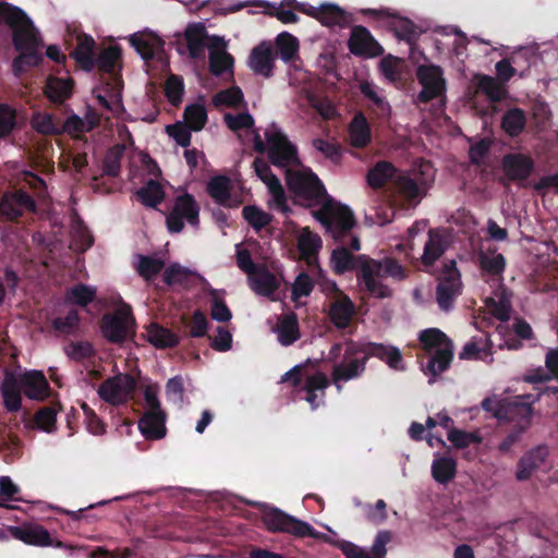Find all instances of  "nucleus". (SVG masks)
<instances>
[{"label":"nucleus","mask_w":558,"mask_h":558,"mask_svg":"<svg viewBox=\"0 0 558 558\" xmlns=\"http://www.w3.org/2000/svg\"><path fill=\"white\" fill-rule=\"evenodd\" d=\"M250 287L252 290L263 296L272 295L279 288V281L276 276L267 268L262 267L248 277Z\"/></svg>","instance_id":"7c9ffc66"},{"label":"nucleus","mask_w":558,"mask_h":558,"mask_svg":"<svg viewBox=\"0 0 558 558\" xmlns=\"http://www.w3.org/2000/svg\"><path fill=\"white\" fill-rule=\"evenodd\" d=\"M492 355L490 347L481 348L476 342L470 341L464 344L462 351L459 353L461 360H482L485 361Z\"/></svg>","instance_id":"774afa93"},{"label":"nucleus","mask_w":558,"mask_h":558,"mask_svg":"<svg viewBox=\"0 0 558 558\" xmlns=\"http://www.w3.org/2000/svg\"><path fill=\"white\" fill-rule=\"evenodd\" d=\"M286 181L289 191L296 202L304 207H315L328 197L327 191L319 178L311 170H286Z\"/></svg>","instance_id":"20e7f679"},{"label":"nucleus","mask_w":558,"mask_h":558,"mask_svg":"<svg viewBox=\"0 0 558 558\" xmlns=\"http://www.w3.org/2000/svg\"><path fill=\"white\" fill-rule=\"evenodd\" d=\"M275 59L271 45L263 41L252 49L248 65L255 74L269 78L274 75Z\"/></svg>","instance_id":"b1692460"},{"label":"nucleus","mask_w":558,"mask_h":558,"mask_svg":"<svg viewBox=\"0 0 558 558\" xmlns=\"http://www.w3.org/2000/svg\"><path fill=\"white\" fill-rule=\"evenodd\" d=\"M147 335L148 341L157 349L174 348L179 344L177 333L156 323L149 325Z\"/></svg>","instance_id":"e433bc0d"},{"label":"nucleus","mask_w":558,"mask_h":558,"mask_svg":"<svg viewBox=\"0 0 558 558\" xmlns=\"http://www.w3.org/2000/svg\"><path fill=\"white\" fill-rule=\"evenodd\" d=\"M233 63V57L225 50H213L209 52V71L215 76L231 72Z\"/></svg>","instance_id":"8fccbe9b"},{"label":"nucleus","mask_w":558,"mask_h":558,"mask_svg":"<svg viewBox=\"0 0 558 558\" xmlns=\"http://www.w3.org/2000/svg\"><path fill=\"white\" fill-rule=\"evenodd\" d=\"M532 414V404L525 402L523 397L518 396L512 399H501V404L495 414V418L502 422H514L517 423L515 428L526 425L527 429L531 425Z\"/></svg>","instance_id":"2eb2a0df"},{"label":"nucleus","mask_w":558,"mask_h":558,"mask_svg":"<svg viewBox=\"0 0 558 558\" xmlns=\"http://www.w3.org/2000/svg\"><path fill=\"white\" fill-rule=\"evenodd\" d=\"M333 289L337 292V299L329 304L327 315L332 325L342 330L349 327L355 315V305L344 292L338 289L336 283H333Z\"/></svg>","instance_id":"412c9836"},{"label":"nucleus","mask_w":558,"mask_h":558,"mask_svg":"<svg viewBox=\"0 0 558 558\" xmlns=\"http://www.w3.org/2000/svg\"><path fill=\"white\" fill-rule=\"evenodd\" d=\"M244 220L255 230L260 231L272 221V215L255 205H246L242 209Z\"/></svg>","instance_id":"09e8293b"},{"label":"nucleus","mask_w":558,"mask_h":558,"mask_svg":"<svg viewBox=\"0 0 558 558\" xmlns=\"http://www.w3.org/2000/svg\"><path fill=\"white\" fill-rule=\"evenodd\" d=\"M137 383L130 374H119L105 379L99 388L98 396L109 404H125L132 398Z\"/></svg>","instance_id":"9b49d317"},{"label":"nucleus","mask_w":558,"mask_h":558,"mask_svg":"<svg viewBox=\"0 0 558 558\" xmlns=\"http://www.w3.org/2000/svg\"><path fill=\"white\" fill-rule=\"evenodd\" d=\"M21 386L19 378L11 372H7L1 385L3 403L9 412H17L22 407Z\"/></svg>","instance_id":"c756f323"},{"label":"nucleus","mask_w":558,"mask_h":558,"mask_svg":"<svg viewBox=\"0 0 558 558\" xmlns=\"http://www.w3.org/2000/svg\"><path fill=\"white\" fill-rule=\"evenodd\" d=\"M135 319L130 306H123L113 313H107L100 320L104 338L110 343H123L134 333Z\"/></svg>","instance_id":"1a4fd4ad"},{"label":"nucleus","mask_w":558,"mask_h":558,"mask_svg":"<svg viewBox=\"0 0 558 558\" xmlns=\"http://www.w3.org/2000/svg\"><path fill=\"white\" fill-rule=\"evenodd\" d=\"M348 47L354 56L365 58L378 57L384 52L383 47L373 37L371 32L362 25H356L352 28Z\"/></svg>","instance_id":"f3484780"},{"label":"nucleus","mask_w":558,"mask_h":558,"mask_svg":"<svg viewBox=\"0 0 558 558\" xmlns=\"http://www.w3.org/2000/svg\"><path fill=\"white\" fill-rule=\"evenodd\" d=\"M277 54L286 63L292 62L299 52V40L290 33H280L276 38Z\"/></svg>","instance_id":"79ce46f5"},{"label":"nucleus","mask_w":558,"mask_h":558,"mask_svg":"<svg viewBox=\"0 0 558 558\" xmlns=\"http://www.w3.org/2000/svg\"><path fill=\"white\" fill-rule=\"evenodd\" d=\"M213 101L215 106L236 108L244 101V95L240 87L233 86L217 93Z\"/></svg>","instance_id":"6e6d98bb"},{"label":"nucleus","mask_w":558,"mask_h":558,"mask_svg":"<svg viewBox=\"0 0 558 558\" xmlns=\"http://www.w3.org/2000/svg\"><path fill=\"white\" fill-rule=\"evenodd\" d=\"M184 93L183 80L178 75H170L165 84V95L173 105L178 106L182 101Z\"/></svg>","instance_id":"e2e57ef3"},{"label":"nucleus","mask_w":558,"mask_h":558,"mask_svg":"<svg viewBox=\"0 0 558 558\" xmlns=\"http://www.w3.org/2000/svg\"><path fill=\"white\" fill-rule=\"evenodd\" d=\"M135 196L144 206L156 208L163 201L165 191L159 182L149 179L144 186L135 192Z\"/></svg>","instance_id":"4c0bfd02"},{"label":"nucleus","mask_w":558,"mask_h":558,"mask_svg":"<svg viewBox=\"0 0 558 558\" xmlns=\"http://www.w3.org/2000/svg\"><path fill=\"white\" fill-rule=\"evenodd\" d=\"M183 324L187 329V335L192 338H202L208 329V320L201 310H196L190 319L183 317Z\"/></svg>","instance_id":"5fc2aeb1"},{"label":"nucleus","mask_w":558,"mask_h":558,"mask_svg":"<svg viewBox=\"0 0 558 558\" xmlns=\"http://www.w3.org/2000/svg\"><path fill=\"white\" fill-rule=\"evenodd\" d=\"M96 126L97 122H85V120L77 114H72L64 121L62 130L70 135H75L84 132H90Z\"/></svg>","instance_id":"69168bd1"},{"label":"nucleus","mask_w":558,"mask_h":558,"mask_svg":"<svg viewBox=\"0 0 558 558\" xmlns=\"http://www.w3.org/2000/svg\"><path fill=\"white\" fill-rule=\"evenodd\" d=\"M163 267V260L150 256L141 255L137 266V272L145 280H151L162 270Z\"/></svg>","instance_id":"13d9d810"},{"label":"nucleus","mask_w":558,"mask_h":558,"mask_svg":"<svg viewBox=\"0 0 558 558\" xmlns=\"http://www.w3.org/2000/svg\"><path fill=\"white\" fill-rule=\"evenodd\" d=\"M397 172L396 167L386 160L378 161L367 172V183L371 187L381 189L388 181L393 180Z\"/></svg>","instance_id":"58836bf2"},{"label":"nucleus","mask_w":558,"mask_h":558,"mask_svg":"<svg viewBox=\"0 0 558 558\" xmlns=\"http://www.w3.org/2000/svg\"><path fill=\"white\" fill-rule=\"evenodd\" d=\"M349 136L351 145L355 148H364L371 142V126L366 117L359 112L349 124Z\"/></svg>","instance_id":"2f4dec72"},{"label":"nucleus","mask_w":558,"mask_h":558,"mask_svg":"<svg viewBox=\"0 0 558 558\" xmlns=\"http://www.w3.org/2000/svg\"><path fill=\"white\" fill-rule=\"evenodd\" d=\"M428 163L421 165L418 169L403 172L393 179L397 193L410 205H417L425 197L433 177L426 173Z\"/></svg>","instance_id":"0eeeda50"},{"label":"nucleus","mask_w":558,"mask_h":558,"mask_svg":"<svg viewBox=\"0 0 558 558\" xmlns=\"http://www.w3.org/2000/svg\"><path fill=\"white\" fill-rule=\"evenodd\" d=\"M10 534L19 541L33 546H53L57 548L66 547L61 541L53 542L50 533L41 525L9 526Z\"/></svg>","instance_id":"6ab92c4d"},{"label":"nucleus","mask_w":558,"mask_h":558,"mask_svg":"<svg viewBox=\"0 0 558 558\" xmlns=\"http://www.w3.org/2000/svg\"><path fill=\"white\" fill-rule=\"evenodd\" d=\"M330 262L337 275L355 270L360 283L372 296L377 299H387L392 295V290L384 283V279L390 277L395 280H402L407 277L405 269L395 258L386 257L383 260H377L367 255L354 256L344 246L332 251Z\"/></svg>","instance_id":"f257e3e1"},{"label":"nucleus","mask_w":558,"mask_h":558,"mask_svg":"<svg viewBox=\"0 0 558 558\" xmlns=\"http://www.w3.org/2000/svg\"><path fill=\"white\" fill-rule=\"evenodd\" d=\"M131 46L146 62L158 59L165 62V41L155 34H133L129 39Z\"/></svg>","instance_id":"4be33fe9"},{"label":"nucleus","mask_w":558,"mask_h":558,"mask_svg":"<svg viewBox=\"0 0 558 558\" xmlns=\"http://www.w3.org/2000/svg\"><path fill=\"white\" fill-rule=\"evenodd\" d=\"M535 162L529 155L509 153L501 158V169L510 181L521 182L530 178L534 171Z\"/></svg>","instance_id":"a211bd4d"},{"label":"nucleus","mask_w":558,"mask_h":558,"mask_svg":"<svg viewBox=\"0 0 558 558\" xmlns=\"http://www.w3.org/2000/svg\"><path fill=\"white\" fill-rule=\"evenodd\" d=\"M16 125V110L8 104H0V140L7 138Z\"/></svg>","instance_id":"4d7b16f0"},{"label":"nucleus","mask_w":558,"mask_h":558,"mask_svg":"<svg viewBox=\"0 0 558 558\" xmlns=\"http://www.w3.org/2000/svg\"><path fill=\"white\" fill-rule=\"evenodd\" d=\"M322 247V240L308 228H304L298 239V250L305 259L316 257Z\"/></svg>","instance_id":"37998d69"},{"label":"nucleus","mask_w":558,"mask_h":558,"mask_svg":"<svg viewBox=\"0 0 558 558\" xmlns=\"http://www.w3.org/2000/svg\"><path fill=\"white\" fill-rule=\"evenodd\" d=\"M125 151V146L117 144L110 147L104 158L102 170L108 177L116 178L121 171V160Z\"/></svg>","instance_id":"a18cd8bd"},{"label":"nucleus","mask_w":558,"mask_h":558,"mask_svg":"<svg viewBox=\"0 0 558 558\" xmlns=\"http://www.w3.org/2000/svg\"><path fill=\"white\" fill-rule=\"evenodd\" d=\"M95 353L93 344L87 341L71 342L66 348L68 356L76 362L93 357Z\"/></svg>","instance_id":"338daca9"},{"label":"nucleus","mask_w":558,"mask_h":558,"mask_svg":"<svg viewBox=\"0 0 558 558\" xmlns=\"http://www.w3.org/2000/svg\"><path fill=\"white\" fill-rule=\"evenodd\" d=\"M96 298V289L84 283H77L66 290L65 300L78 306H87Z\"/></svg>","instance_id":"49530a36"},{"label":"nucleus","mask_w":558,"mask_h":558,"mask_svg":"<svg viewBox=\"0 0 558 558\" xmlns=\"http://www.w3.org/2000/svg\"><path fill=\"white\" fill-rule=\"evenodd\" d=\"M361 347L367 361L377 357L395 371L405 369L402 353L397 347L377 342H361Z\"/></svg>","instance_id":"5701e85b"},{"label":"nucleus","mask_w":558,"mask_h":558,"mask_svg":"<svg viewBox=\"0 0 558 558\" xmlns=\"http://www.w3.org/2000/svg\"><path fill=\"white\" fill-rule=\"evenodd\" d=\"M122 58V49L119 45L105 48L96 58V65L104 73H112Z\"/></svg>","instance_id":"de8ad7c7"},{"label":"nucleus","mask_w":558,"mask_h":558,"mask_svg":"<svg viewBox=\"0 0 558 558\" xmlns=\"http://www.w3.org/2000/svg\"><path fill=\"white\" fill-rule=\"evenodd\" d=\"M36 213L35 199L24 190L4 193L0 201V217L7 221H17L25 211Z\"/></svg>","instance_id":"4468645a"},{"label":"nucleus","mask_w":558,"mask_h":558,"mask_svg":"<svg viewBox=\"0 0 558 558\" xmlns=\"http://www.w3.org/2000/svg\"><path fill=\"white\" fill-rule=\"evenodd\" d=\"M278 340L284 345L293 344L300 338V328L296 314L291 312L281 316L277 327Z\"/></svg>","instance_id":"f704fd0d"},{"label":"nucleus","mask_w":558,"mask_h":558,"mask_svg":"<svg viewBox=\"0 0 558 558\" xmlns=\"http://www.w3.org/2000/svg\"><path fill=\"white\" fill-rule=\"evenodd\" d=\"M209 196L220 206L236 207L238 203L232 202L231 180L227 175H215L207 183L206 187Z\"/></svg>","instance_id":"cd10ccee"},{"label":"nucleus","mask_w":558,"mask_h":558,"mask_svg":"<svg viewBox=\"0 0 558 558\" xmlns=\"http://www.w3.org/2000/svg\"><path fill=\"white\" fill-rule=\"evenodd\" d=\"M19 383L24 395L32 400H45L51 391L47 378L40 371L25 372L19 378Z\"/></svg>","instance_id":"393cba45"},{"label":"nucleus","mask_w":558,"mask_h":558,"mask_svg":"<svg viewBox=\"0 0 558 558\" xmlns=\"http://www.w3.org/2000/svg\"><path fill=\"white\" fill-rule=\"evenodd\" d=\"M9 26L13 29V46L16 51L34 50L39 47V37L32 20L23 11V17L19 22H11Z\"/></svg>","instance_id":"aec40b11"},{"label":"nucleus","mask_w":558,"mask_h":558,"mask_svg":"<svg viewBox=\"0 0 558 558\" xmlns=\"http://www.w3.org/2000/svg\"><path fill=\"white\" fill-rule=\"evenodd\" d=\"M478 262L482 270L493 277H501L506 269V258L500 253L494 256L482 253L478 256Z\"/></svg>","instance_id":"864d4df0"},{"label":"nucleus","mask_w":558,"mask_h":558,"mask_svg":"<svg viewBox=\"0 0 558 558\" xmlns=\"http://www.w3.org/2000/svg\"><path fill=\"white\" fill-rule=\"evenodd\" d=\"M422 349L429 356L426 363H421L423 373L430 377L429 384L450 367L453 360V343L438 328L424 329L418 335Z\"/></svg>","instance_id":"f03ea898"},{"label":"nucleus","mask_w":558,"mask_h":558,"mask_svg":"<svg viewBox=\"0 0 558 558\" xmlns=\"http://www.w3.org/2000/svg\"><path fill=\"white\" fill-rule=\"evenodd\" d=\"M416 76L422 85V90L417 94V101L427 104L439 97L446 89V81L442 76V70L435 64L420 65Z\"/></svg>","instance_id":"ddd939ff"},{"label":"nucleus","mask_w":558,"mask_h":558,"mask_svg":"<svg viewBox=\"0 0 558 558\" xmlns=\"http://www.w3.org/2000/svg\"><path fill=\"white\" fill-rule=\"evenodd\" d=\"M446 250L447 242L445 236L440 233L439 230L430 229L428 231V240L424 245V252L422 255L423 265L426 267L434 265V263L440 258Z\"/></svg>","instance_id":"473e14b6"},{"label":"nucleus","mask_w":558,"mask_h":558,"mask_svg":"<svg viewBox=\"0 0 558 558\" xmlns=\"http://www.w3.org/2000/svg\"><path fill=\"white\" fill-rule=\"evenodd\" d=\"M526 126V114L521 108L507 110L501 119V129L510 137L519 136Z\"/></svg>","instance_id":"ea45409f"},{"label":"nucleus","mask_w":558,"mask_h":558,"mask_svg":"<svg viewBox=\"0 0 558 558\" xmlns=\"http://www.w3.org/2000/svg\"><path fill=\"white\" fill-rule=\"evenodd\" d=\"M20 492L21 488L11 480L10 476H0V507L10 508L5 502L20 500V498L16 497Z\"/></svg>","instance_id":"0e129e2a"},{"label":"nucleus","mask_w":558,"mask_h":558,"mask_svg":"<svg viewBox=\"0 0 558 558\" xmlns=\"http://www.w3.org/2000/svg\"><path fill=\"white\" fill-rule=\"evenodd\" d=\"M460 277L456 260L451 259L444 265L442 275L436 288V300L442 311L451 310L456 298L461 294Z\"/></svg>","instance_id":"f8f14e48"},{"label":"nucleus","mask_w":558,"mask_h":558,"mask_svg":"<svg viewBox=\"0 0 558 558\" xmlns=\"http://www.w3.org/2000/svg\"><path fill=\"white\" fill-rule=\"evenodd\" d=\"M457 475V461L450 457L435 458L432 463L433 478L442 485L451 482Z\"/></svg>","instance_id":"a19ab883"},{"label":"nucleus","mask_w":558,"mask_h":558,"mask_svg":"<svg viewBox=\"0 0 558 558\" xmlns=\"http://www.w3.org/2000/svg\"><path fill=\"white\" fill-rule=\"evenodd\" d=\"M342 356V361L335 363L331 372L332 380L338 389L341 388L339 383L349 381L362 376L367 363L361 342L351 339L345 341Z\"/></svg>","instance_id":"6e6552de"},{"label":"nucleus","mask_w":558,"mask_h":558,"mask_svg":"<svg viewBox=\"0 0 558 558\" xmlns=\"http://www.w3.org/2000/svg\"><path fill=\"white\" fill-rule=\"evenodd\" d=\"M95 46L96 43L90 35L81 34L77 36L76 48L71 53L78 66L86 72L92 71L96 65Z\"/></svg>","instance_id":"bb28decb"},{"label":"nucleus","mask_w":558,"mask_h":558,"mask_svg":"<svg viewBox=\"0 0 558 558\" xmlns=\"http://www.w3.org/2000/svg\"><path fill=\"white\" fill-rule=\"evenodd\" d=\"M448 440L452 442L456 448L464 449L471 444L482 442V437L477 433L465 432L458 428H451L448 432Z\"/></svg>","instance_id":"680f3d73"},{"label":"nucleus","mask_w":558,"mask_h":558,"mask_svg":"<svg viewBox=\"0 0 558 558\" xmlns=\"http://www.w3.org/2000/svg\"><path fill=\"white\" fill-rule=\"evenodd\" d=\"M166 415L162 411H148L138 421V428L147 439H160L166 435Z\"/></svg>","instance_id":"c85d7f7f"},{"label":"nucleus","mask_w":558,"mask_h":558,"mask_svg":"<svg viewBox=\"0 0 558 558\" xmlns=\"http://www.w3.org/2000/svg\"><path fill=\"white\" fill-rule=\"evenodd\" d=\"M59 409L60 405L57 403L38 409L34 417L36 426L45 432H52L56 427L57 413Z\"/></svg>","instance_id":"3c124183"},{"label":"nucleus","mask_w":558,"mask_h":558,"mask_svg":"<svg viewBox=\"0 0 558 558\" xmlns=\"http://www.w3.org/2000/svg\"><path fill=\"white\" fill-rule=\"evenodd\" d=\"M263 523L270 532H282L294 537H312L325 543L330 542V537L316 531L310 523L292 517L278 508H270L263 513Z\"/></svg>","instance_id":"423d86ee"},{"label":"nucleus","mask_w":558,"mask_h":558,"mask_svg":"<svg viewBox=\"0 0 558 558\" xmlns=\"http://www.w3.org/2000/svg\"><path fill=\"white\" fill-rule=\"evenodd\" d=\"M184 120L185 125L191 130L195 132L201 131L207 121L205 107L198 104L187 106L184 109Z\"/></svg>","instance_id":"603ef678"},{"label":"nucleus","mask_w":558,"mask_h":558,"mask_svg":"<svg viewBox=\"0 0 558 558\" xmlns=\"http://www.w3.org/2000/svg\"><path fill=\"white\" fill-rule=\"evenodd\" d=\"M264 142L258 132L254 133L253 147L258 154L267 153L269 162L277 168L290 169L301 166L298 147L292 144L288 136L271 124L265 131Z\"/></svg>","instance_id":"7ed1b4c3"},{"label":"nucleus","mask_w":558,"mask_h":558,"mask_svg":"<svg viewBox=\"0 0 558 558\" xmlns=\"http://www.w3.org/2000/svg\"><path fill=\"white\" fill-rule=\"evenodd\" d=\"M74 80L70 76L49 75L44 86L45 96L53 104L61 105L73 95Z\"/></svg>","instance_id":"a878e982"},{"label":"nucleus","mask_w":558,"mask_h":558,"mask_svg":"<svg viewBox=\"0 0 558 558\" xmlns=\"http://www.w3.org/2000/svg\"><path fill=\"white\" fill-rule=\"evenodd\" d=\"M253 168L256 175L267 185L277 208L282 213H288L290 208L287 204L284 189L277 175L272 173L268 162L257 157L253 161Z\"/></svg>","instance_id":"dca6fc26"},{"label":"nucleus","mask_w":558,"mask_h":558,"mask_svg":"<svg viewBox=\"0 0 558 558\" xmlns=\"http://www.w3.org/2000/svg\"><path fill=\"white\" fill-rule=\"evenodd\" d=\"M20 54L13 59L12 71L15 76H21L31 68H35L43 62V54L38 49L19 51Z\"/></svg>","instance_id":"c03bdc74"},{"label":"nucleus","mask_w":558,"mask_h":558,"mask_svg":"<svg viewBox=\"0 0 558 558\" xmlns=\"http://www.w3.org/2000/svg\"><path fill=\"white\" fill-rule=\"evenodd\" d=\"M80 314L76 310H71L65 317H56L52 320L53 329L62 335H72L78 328Z\"/></svg>","instance_id":"bf43d9fd"},{"label":"nucleus","mask_w":558,"mask_h":558,"mask_svg":"<svg viewBox=\"0 0 558 558\" xmlns=\"http://www.w3.org/2000/svg\"><path fill=\"white\" fill-rule=\"evenodd\" d=\"M189 53L191 58H201L204 53L206 29L201 23H193L187 25L184 32Z\"/></svg>","instance_id":"72a5a7b5"},{"label":"nucleus","mask_w":558,"mask_h":558,"mask_svg":"<svg viewBox=\"0 0 558 558\" xmlns=\"http://www.w3.org/2000/svg\"><path fill=\"white\" fill-rule=\"evenodd\" d=\"M199 205L195 197L185 192L174 199L172 210L167 215V228L172 233H179L184 229V220L192 227L199 225Z\"/></svg>","instance_id":"9d476101"},{"label":"nucleus","mask_w":558,"mask_h":558,"mask_svg":"<svg viewBox=\"0 0 558 558\" xmlns=\"http://www.w3.org/2000/svg\"><path fill=\"white\" fill-rule=\"evenodd\" d=\"M314 217L326 228L335 241L342 242L356 223L353 211L328 196Z\"/></svg>","instance_id":"39448f33"},{"label":"nucleus","mask_w":558,"mask_h":558,"mask_svg":"<svg viewBox=\"0 0 558 558\" xmlns=\"http://www.w3.org/2000/svg\"><path fill=\"white\" fill-rule=\"evenodd\" d=\"M477 87L494 102L500 101L504 97L500 83L493 76L481 75L478 77Z\"/></svg>","instance_id":"052dcab7"},{"label":"nucleus","mask_w":558,"mask_h":558,"mask_svg":"<svg viewBox=\"0 0 558 558\" xmlns=\"http://www.w3.org/2000/svg\"><path fill=\"white\" fill-rule=\"evenodd\" d=\"M318 21L326 26L347 27L352 22V16L336 4H322Z\"/></svg>","instance_id":"c9c22d12"}]
</instances>
